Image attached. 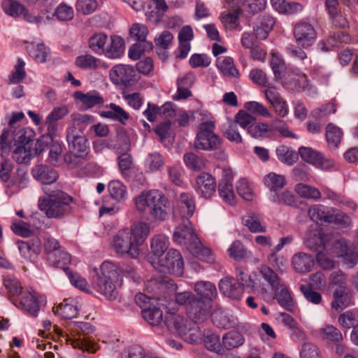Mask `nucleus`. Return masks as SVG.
Masks as SVG:
<instances>
[{
    "label": "nucleus",
    "instance_id": "nucleus-1",
    "mask_svg": "<svg viewBox=\"0 0 358 358\" xmlns=\"http://www.w3.org/2000/svg\"><path fill=\"white\" fill-rule=\"evenodd\" d=\"M33 131L21 128L18 131L4 129L0 136L1 155L11 152V157L17 164H27L34 156Z\"/></svg>",
    "mask_w": 358,
    "mask_h": 358
},
{
    "label": "nucleus",
    "instance_id": "nucleus-2",
    "mask_svg": "<svg viewBox=\"0 0 358 358\" xmlns=\"http://www.w3.org/2000/svg\"><path fill=\"white\" fill-rule=\"evenodd\" d=\"M136 210L147 220L164 221L169 214L168 198L159 189L143 190L134 198Z\"/></svg>",
    "mask_w": 358,
    "mask_h": 358
},
{
    "label": "nucleus",
    "instance_id": "nucleus-3",
    "mask_svg": "<svg viewBox=\"0 0 358 358\" xmlns=\"http://www.w3.org/2000/svg\"><path fill=\"white\" fill-rule=\"evenodd\" d=\"M72 125L66 131V139L70 151L76 157H83L87 153V140L83 136L87 125L93 122V117L89 115H71Z\"/></svg>",
    "mask_w": 358,
    "mask_h": 358
},
{
    "label": "nucleus",
    "instance_id": "nucleus-4",
    "mask_svg": "<svg viewBox=\"0 0 358 358\" xmlns=\"http://www.w3.org/2000/svg\"><path fill=\"white\" fill-rule=\"evenodd\" d=\"M66 341L73 348H78L90 353H94L99 348L97 343L87 335L94 332V327L89 322H71L69 324Z\"/></svg>",
    "mask_w": 358,
    "mask_h": 358
},
{
    "label": "nucleus",
    "instance_id": "nucleus-5",
    "mask_svg": "<svg viewBox=\"0 0 358 358\" xmlns=\"http://www.w3.org/2000/svg\"><path fill=\"white\" fill-rule=\"evenodd\" d=\"M73 198L64 192L48 194V198L40 197L38 208L50 218H60L72 211Z\"/></svg>",
    "mask_w": 358,
    "mask_h": 358
},
{
    "label": "nucleus",
    "instance_id": "nucleus-6",
    "mask_svg": "<svg viewBox=\"0 0 358 358\" xmlns=\"http://www.w3.org/2000/svg\"><path fill=\"white\" fill-rule=\"evenodd\" d=\"M164 322L171 332L178 334L188 343H196L201 338V333L197 324L182 315L168 312L165 315Z\"/></svg>",
    "mask_w": 358,
    "mask_h": 358
},
{
    "label": "nucleus",
    "instance_id": "nucleus-7",
    "mask_svg": "<svg viewBox=\"0 0 358 358\" xmlns=\"http://www.w3.org/2000/svg\"><path fill=\"white\" fill-rule=\"evenodd\" d=\"M215 129L214 121L201 122L194 143L195 148L206 151L218 150L221 147L222 139L215 134Z\"/></svg>",
    "mask_w": 358,
    "mask_h": 358
},
{
    "label": "nucleus",
    "instance_id": "nucleus-8",
    "mask_svg": "<svg viewBox=\"0 0 358 358\" xmlns=\"http://www.w3.org/2000/svg\"><path fill=\"white\" fill-rule=\"evenodd\" d=\"M129 229L119 231L114 236L111 246L115 252L120 257L136 259L140 254V249L131 238Z\"/></svg>",
    "mask_w": 358,
    "mask_h": 358
},
{
    "label": "nucleus",
    "instance_id": "nucleus-9",
    "mask_svg": "<svg viewBox=\"0 0 358 358\" xmlns=\"http://www.w3.org/2000/svg\"><path fill=\"white\" fill-rule=\"evenodd\" d=\"M153 267L160 272H169L176 275H181L184 271V262L180 252L176 249H170L165 256L157 261L152 260Z\"/></svg>",
    "mask_w": 358,
    "mask_h": 358
},
{
    "label": "nucleus",
    "instance_id": "nucleus-10",
    "mask_svg": "<svg viewBox=\"0 0 358 358\" xmlns=\"http://www.w3.org/2000/svg\"><path fill=\"white\" fill-rule=\"evenodd\" d=\"M178 225L174 229L173 241L174 243L184 245L187 250L191 247L199 243V238L189 220L176 221Z\"/></svg>",
    "mask_w": 358,
    "mask_h": 358
},
{
    "label": "nucleus",
    "instance_id": "nucleus-11",
    "mask_svg": "<svg viewBox=\"0 0 358 358\" xmlns=\"http://www.w3.org/2000/svg\"><path fill=\"white\" fill-rule=\"evenodd\" d=\"M329 237H326L322 234L320 231H317L313 237H308L307 238V245L308 247L318 251L317 255V261L319 265L326 270H329L335 266V262L333 259L329 258L327 254L322 250H319V248L329 250L328 248L330 246L329 242Z\"/></svg>",
    "mask_w": 358,
    "mask_h": 358
},
{
    "label": "nucleus",
    "instance_id": "nucleus-12",
    "mask_svg": "<svg viewBox=\"0 0 358 358\" xmlns=\"http://www.w3.org/2000/svg\"><path fill=\"white\" fill-rule=\"evenodd\" d=\"M293 36L298 46L308 49L315 43L317 34L310 23L299 22L293 28Z\"/></svg>",
    "mask_w": 358,
    "mask_h": 358
},
{
    "label": "nucleus",
    "instance_id": "nucleus-13",
    "mask_svg": "<svg viewBox=\"0 0 358 358\" xmlns=\"http://www.w3.org/2000/svg\"><path fill=\"white\" fill-rule=\"evenodd\" d=\"M196 210V203L193 195L190 193H181L173 209L176 221L189 220Z\"/></svg>",
    "mask_w": 358,
    "mask_h": 358
},
{
    "label": "nucleus",
    "instance_id": "nucleus-14",
    "mask_svg": "<svg viewBox=\"0 0 358 358\" xmlns=\"http://www.w3.org/2000/svg\"><path fill=\"white\" fill-rule=\"evenodd\" d=\"M41 299L42 296L34 290H24L19 299L15 300L13 303L18 308L33 317H36L40 310L38 303Z\"/></svg>",
    "mask_w": 358,
    "mask_h": 358
},
{
    "label": "nucleus",
    "instance_id": "nucleus-15",
    "mask_svg": "<svg viewBox=\"0 0 358 358\" xmlns=\"http://www.w3.org/2000/svg\"><path fill=\"white\" fill-rule=\"evenodd\" d=\"M110 78L115 85L130 86L136 81V74L133 66L117 64L110 71Z\"/></svg>",
    "mask_w": 358,
    "mask_h": 358
},
{
    "label": "nucleus",
    "instance_id": "nucleus-16",
    "mask_svg": "<svg viewBox=\"0 0 358 358\" xmlns=\"http://www.w3.org/2000/svg\"><path fill=\"white\" fill-rule=\"evenodd\" d=\"M299 155L303 160L323 170H328L334 165L332 159L324 157L322 153L310 148H300L299 149Z\"/></svg>",
    "mask_w": 358,
    "mask_h": 358
},
{
    "label": "nucleus",
    "instance_id": "nucleus-17",
    "mask_svg": "<svg viewBox=\"0 0 358 358\" xmlns=\"http://www.w3.org/2000/svg\"><path fill=\"white\" fill-rule=\"evenodd\" d=\"M210 308V303L196 296H192L187 305V313L196 324L197 322L203 321L207 317Z\"/></svg>",
    "mask_w": 358,
    "mask_h": 358
},
{
    "label": "nucleus",
    "instance_id": "nucleus-18",
    "mask_svg": "<svg viewBox=\"0 0 358 358\" xmlns=\"http://www.w3.org/2000/svg\"><path fill=\"white\" fill-rule=\"evenodd\" d=\"M194 188L201 196L209 199L215 192V179L208 173H201L196 178Z\"/></svg>",
    "mask_w": 358,
    "mask_h": 358
},
{
    "label": "nucleus",
    "instance_id": "nucleus-19",
    "mask_svg": "<svg viewBox=\"0 0 358 358\" xmlns=\"http://www.w3.org/2000/svg\"><path fill=\"white\" fill-rule=\"evenodd\" d=\"M219 288L225 296L231 299L239 300L243 293L244 286L236 279L226 277L220 280Z\"/></svg>",
    "mask_w": 358,
    "mask_h": 358
},
{
    "label": "nucleus",
    "instance_id": "nucleus-20",
    "mask_svg": "<svg viewBox=\"0 0 358 358\" xmlns=\"http://www.w3.org/2000/svg\"><path fill=\"white\" fill-rule=\"evenodd\" d=\"M281 80L284 87L289 90L299 91L308 87V77L302 73L288 71Z\"/></svg>",
    "mask_w": 358,
    "mask_h": 358
},
{
    "label": "nucleus",
    "instance_id": "nucleus-21",
    "mask_svg": "<svg viewBox=\"0 0 358 358\" xmlns=\"http://www.w3.org/2000/svg\"><path fill=\"white\" fill-rule=\"evenodd\" d=\"M195 80L194 74L192 72H187L180 76L177 79V91L173 96V99L179 101L187 99L192 96L190 90Z\"/></svg>",
    "mask_w": 358,
    "mask_h": 358
},
{
    "label": "nucleus",
    "instance_id": "nucleus-22",
    "mask_svg": "<svg viewBox=\"0 0 358 358\" xmlns=\"http://www.w3.org/2000/svg\"><path fill=\"white\" fill-rule=\"evenodd\" d=\"M350 41L351 36L348 32L339 31L330 34L326 41H320L318 47L322 51L328 52L331 50V48L338 47Z\"/></svg>",
    "mask_w": 358,
    "mask_h": 358
},
{
    "label": "nucleus",
    "instance_id": "nucleus-23",
    "mask_svg": "<svg viewBox=\"0 0 358 358\" xmlns=\"http://www.w3.org/2000/svg\"><path fill=\"white\" fill-rule=\"evenodd\" d=\"M275 24L274 18L269 15H262L254 25L253 31L256 38L259 40H265Z\"/></svg>",
    "mask_w": 358,
    "mask_h": 358
},
{
    "label": "nucleus",
    "instance_id": "nucleus-24",
    "mask_svg": "<svg viewBox=\"0 0 358 358\" xmlns=\"http://www.w3.org/2000/svg\"><path fill=\"white\" fill-rule=\"evenodd\" d=\"M213 323L221 329L234 328L238 324L236 317L222 309H216L211 315Z\"/></svg>",
    "mask_w": 358,
    "mask_h": 358
},
{
    "label": "nucleus",
    "instance_id": "nucleus-25",
    "mask_svg": "<svg viewBox=\"0 0 358 358\" xmlns=\"http://www.w3.org/2000/svg\"><path fill=\"white\" fill-rule=\"evenodd\" d=\"M273 289L275 290V299L278 303L287 311L295 313L297 310V307L287 287L284 283H281L279 287Z\"/></svg>",
    "mask_w": 358,
    "mask_h": 358
},
{
    "label": "nucleus",
    "instance_id": "nucleus-26",
    "mask_svg": "<svg viewBox=\"0 0 358 358\" xmlns=\"http://www.w3.org/2000/svg\"><path fill=\"white\" fill-rule=\"evenodd\" d=\"M117 281L110 280L106 278H97L94 280L92 285L94 289L106 298L111 300L117 296V290L115 283Z\"/></svg>",
    "mask_w": 358,
    "mask_h": 358
},
{
    "label": "nucleus",
    "instance_id": "nucleus-27",
    "mask_svg": "<svg viewBox=\"0 0 358 358\" xmlns=\"http://www.w3.org/2000/svg\"><path fill=\"white\" fill-rule=\"evenodd\" d=\"M75 65L85 70L95 71L101 69H107L108 68V66L105 62L90 54L77 57L75 60Z\"/></svg>",
    "mask_w": 358,
    "mask_h": 358
},
{
    "label": "nucleus",
    "instance_id": "nucleus-28",
    "mask_svg": "<svg viewBox=\"0 0 358 358\" xmlns=\"http://www.w3.org/2000/svg\"><path fill=\"white\" fill-rule=\"evenodd\" d=\"M331 308L338 310H343L351 304V294L346 286H339L333 294Z\"/></svg>",
    "mask_w": 358,
    "mask_h": 358
},
{
    "label": "nucleus",
    "instance_id": "nucleus-29",
    "mask_svg": "<svg viewBox=\"0 0 358 358\" xmlns=\"http://www.w3.org/2000/svg\"><path fill=\"white\" fill-rule=\"evenodd\" d=\"M107 110L101 113V117L108 118L115 121H117L122 124H126L127 122L130 119L129 113L121 106L110 103L106 106Z\"/></svg>",
    "mask_w": 358,
    "mask_h": 358
},
{
    "label": "nucleus",
    "instance_id": "nucleus-30",
    "mask_svg": "<svg viewBox=\"0 0 358 358\" xmlns=\"http://www.w3.org/2000/svg\"><path fill=\"white\" fill-rule=\"evenodd\" d=\"M33 177L43 184H51L56 181L58 174L56 171L46 165H37L31 171Z\"/></svg>",
    "mask_w": 358,
    "mask_h": 358
},
{
    "label": "nucleus",
    "instance_id": "nucleus-31",
    "mask_svg": "<svg viewBox=\"0 0 358 358\" xmlns=\"http://www.w3.org/2000/svg\"><path fill=\"white\" fill-rule=\"evenodd\" d=\"M216 66L223 76L228 78H239L240 73L231 57L221 56L216 60Z\"/></svg>",
    "mask_w": 358,
    "mask_h": 358
},
{
    "label": "nucleus",
    "instance_id": "nucleus-32",
    "mask_svg": "<svg viewBox=\"0 0 358 358\" xmlns=\"http://www.w3.org/2000/svg\"><path fill=\"white\" fill-rule=\"evenodd\" d=\"M134 241L138 247L142 245L148 238L150 232V224L145 222H134L129 229Z\"/></svg>",
    "mask_w": 358,
    "mask_h": 358
},
{
    "label": "nucleus",
    "instance_id": "nucleus-33",
    "mask_svg": "<svg viewBox=\"0 0 358 358\" xmlns=\"http://www.w3.org/2000/svg\"><path fill=\"white\" fill-rule=\"evenodd\" d=\"M194 291L199 296V299L209 303H211L217 296L215 286L210 282H197L194 285Z\"/></svg>",
    "mask_w": 358,
    "mask_h": 358
},
{
    "label": "nucleus",
    "instance_id": "nucleus-34",
    "mask_svg": "<svg viewBox=\"0 0 358 358\" xmlns=\"http://www.w3.org/2000/svg\"><path fill=\"white\" fill-rule=\"evenodd\" d=\"M169 245V238L163 234L155 235L150 241L151 254L154 256L152 260H157L163 256Z\"/></svg>",
    "mask_w": 358,
    "mask_h": 358
},
{
    "label": "nucleus",
    "instance_id": "nucleus-35",
    "mask_svg": "<svg viewBox=\"0 0 358 358\" xmlns=\"http://www.w3.org/2000/svg\"><path fill=\"white\" fill-rule=\"evenodd\" d=\"M218 193L224 202L231 206L236 204V196L231 178H224L220 180L218 185Z\"/></svg>",
    "mask_w": 358,
    "mask_h": 358
},
{
    "label": "nucleus",
    "instance_id": "nucleus-36",
    "mask_svg": "<svg viewBox=\"0 0 358 358\" xmlns=\"http://www.w3.org/2000/svg\"><path fill=\"white\" fill-rule=\"evenodd\" d=\"M292 265L297 272H309L314 266V259L308 254L299 252L293 256Z\"/></svg>",
    "mask_w": 358,
    "mask_h": 358
},
{
    "label": "nucleus",
    "instance_id": "nucleus-37",
    "mask_svg": "<svg viewBox=\"0 0 358 358\" xmlns=\"http://www.w3.org/2000/svg\"><path fill=\"white\" fill-rule=\"evenodd\" d=\"M242 13L241 8H236L232 11H224L221 13L220 19L226 29L235 30L239 24V17Z\"/></svg>",
    "mask_w": 358,
    "mask_h": 358
},
{
    "label": "nucleus",
    "instance_id": "nucleus-38",
    "mask_svg": "<svg viewBox=\"0 0 358 358\" xmlns=\"http://www.w3.org/2000/svg\"><path fill=\"white\" fill-rule=\"evenodd\" d=\"M124 51V43L122 38L117 36L110 37V43L105 49L103 54L108 58L117 59L120 57Z\"/></svg>",
    "mask_w": 358,
    "mask_h": 358
},
{
    "label": "nucleus",
    "instance_id": "nucleus-39",
    "mask_svg": "<svg viewBox=\"0 0 358 358\" xmlns=\"http://www.w3.org/2000/svg\"><path fill=\"white\" fill-rule=\"evenodd\" d=\"M243 223L252 233H265L267 229L266 224L261 217L254 213L245 216L243 218Z\"/></svg>",
    "mask_w": 358,
    "mask_h": 358
},
{
    "label": "nucleus",
    "instance_id": "nucleus-40",
    "mask_svg": "<svg viewBox=\"0 0 358 358\" xmlns=\"http://www.w3.org/2000/svg\"><path fill=\"white\" fill-rule=\"evenodd\" d=\"M264 185L270 189L271 193L278 192L287 184L286 178L283 175L271 172L264 178Z\"/></svg>",
    "mask_w": 358,
    "mask_h": 358
},
{
    "label": "nucleus",
    "instance_id": "nucleus-41",
    "mask_svg": "<svg viewBox=\"0 0 358 358\" xmlns=\"http://www.w3.org/2000/svg\"><path fill=\"white\" fill-rule=\"evenodd\" d=\"M74 96L88 108L102 104L104 102L103 98L96 91L86 94L77 92L75 93Z\"/></svg>",
    "mask_w": 358,
    "mask_h": 358
},
{
    "label": "nucleus",
    "instance_id": "nucleus-42",
    "mask_svg": "<svg viewBox=\"0 0 358 358\" xmlns=\"http://www.w3.org/2000/svg\"><path fill=\"white\" fill-rule=\"evenodd\" d=\"M97 278H106L110 280L117 281L119 271L117 266L109 261L103 262L100 266V272L95 268Z\"/></svg>",
    "mask_w": 358,
    "mask_h": 358
},
{
    "label": "nucleus",
    "instance_id": "nucleus-43",
    "mask_svg": "<svg viewBox=\"0 0 358 358\" xmlns=\"http://www.w3.org/2000/svg\"><path fill=\"white\" fill-rule=\"evenodd\" d=\"M295 192L301 198L313 199L315 201L321 199V192L319 189L305 183H298L294 186Z\"/></svg>",
    "mask_w": 358,
    "mask_h": 358
},
{
    "label": "nucleus",
    "instance_id": "nucleus-44",
    "mask_svg": "<svg viewBox=\"0 0 358 358\" xmlns=\"http://www.w3.org/2000/svg\"><path fill=\"white\" fill-rule=\"evenodd\" d=\"M188 251L201 261L211 264L215 260L212 250L209 248L203 246L200 240L198 245L191 247Z\"/></svg>",
    "mask_w": 358,
    "mask_h": 358
},
{
    "label": "nucleus",
    "instance_id": "nucleus-45",
    "mask_svg": "<svg viewBox=\"0 0 358 358\" xmlns=\"http://www.w3.org/2000/svg\"><path fill=\"white\" fill-rule=\"evenodd\" d=\"M40 241L38 238L30 241H17V245L21 255L24 258H31L33 255L39 253L41 250Z\"/></svg>",
    "mask_w": 358,
    "mask_h": 358
},
{
    "label": "nucleus",
    "instance_id": "nucleus-46",
    "mask_svg": "<svg viewBox=\"0 0 358 358\" xmlns=\"http://www.w3.org/2000/svg\"><path fill=\"white\" fill-rule=\"evenodd\" d=\"M325 136L329 145L336 148L343 138V133L340 127L333 123H329L326 127Z\"/></svg>",
    "mask_w": 358,
    "mask_h": 358
},
{
    "label": "nucleus",
    "instance_id": "nucleus-47",
    "mask_svg": "<svg viewBox=\"0 0 358 358\" xmlns=\"http://www.w3.org/2000/svg\"><path fill=\"white\" fill-rule=\"evenodd\" d=\"M269 198L272 202L278 204H284L292 207H296L297 206L296 196L289 190L271 193Z\"/></svg>",
    "mask_w": 358,
    "mask_h": 358
},
{
    "label": "nucleus",
    "instance_id": "nucleus-48",
    "mask_svg": "<svg viewBox=\"0 0 358 358\" xmlns=\"http://www.w3.org/2000/svg\"><path fill=\"white\" fill-rule=\"evenodd\" d=\"M203 343L206 349L210 351L218 354L222 351L220 336L210 330L206 331L203 333Z\"/></svg>",
    "mask_w": 358,
    "mask_h": 358
},
{
    "label": "nucleus",
    "instance_id": "nucleus-49",
    "mask_svg": "<svg viewBox=\"0 0 358 358\" xmlns=\"http://www.w3.org/2000/svg\"><path fill=\"white\" fill-rule=\"evenodd\" d=\"M141 314L145 320L152 326L159 325L163 320L162 310L156 306H150L143 309Z\"/></svg>",
    "mask_w": 358,
    "mask_h": 358
},
{
    "label": "nucleus",
    "instance_id": "nucleus-50",
    "mask_svg": "<svg viewBox=\"0 0 358 358\" xmlns=\"http://www.w3.org/2000/svg\"><path fill=\"white\" fill-rule=\"evenodd\" d=\"M29 56L38 63H43L46 61L48 54V48L44 44L30 43L27 46Z\"/></svg>",
    "mask_w": 358,
    "mask_h": 358
},
{
    "label": "nucleus",
    "instance_id": "nucleus-51",
    "mask_svg": "<svg viewBox=\"0 0 358 358\" xmlns=\"http://www.w3.org/2000/svg\"><path fill=\"white\" fill-rule=\"evenodd\" d=\"M53 311L64 319L71 320L78 315V310L76 306L64 301L57 307H54Z\"/></svg>",
    "mask_w": 358,
    "mask_h": 358
},
{
    "label": "nucleus",
    "instance_id": "nucleus-52",
    "mask_svg": "<svg viewBox=\"0 0 358 358\" xmlns=\"http://www.w3.org/2000/svg\"><path fill=\"white\" fill-rule=\"evenodd\" d=\"M245 341L243 335L238 331H229L222 338V344L227 350L238 348L243 344Z\"/></svg>",
    "mask_w": 358,
    "mask_h": 358
},
{
    "label": "nucleus",
    "instance_id": "nucleus-53",
    "mask_svg": "<svg viewBox=\"0 0 358 358\" xmlns=\"http://www.w3.org/2000/svg\"><path fill=\"white\" fill-rule=\"evenodd\" d=\"M1 8L6 14L14 17H19L25 12L24 6L15 0H3Z\"/></svg>",
    "mask_w": 358,
    "mask_h": 358
},
{
    "label": "nucleus",
    "instance_id": "nucleus-54",
    "mask_svg": "<svg viewBox=\"0 0 358 358\" xmlns=\"http://www.w3.org/2000/svg\"><path fill=\"white\" fill-rule=\"evenodd\" d=\"M278 159L287 165H292L298 160L299 154L285 145H280L276 149Z\"/></svg>",
    "mask_w": 358,
    "mask_h": 358
},
{
    "label": "nucleus",
    "instance_id": "nucleus-55",
    "mask_svg": "<svg viewBox=\"0 0 358 358\" xmlns=\"http://www.w3.org/2000/svg\"><path fill=\"white\" fill-rule=\"evenodd\" d=\"M339 324L345 329L354 327L358 324V310H349L341 314L338 319Z\"/></svg>",
    "mask_w": 358,
    "mask_h": 358
},
{
    "label": "nucleus",
    "instance_id": "nucleus-56",
    "mask_svg": "<svg viewBox=\"0 0 358 358\" xmlns=\"http://www.w3.org/2000/svg\"><path fill=\"white\" fill-rule=\"evenodd\" d=\"M320 333L323 340L331 343H340L343 340L341 331L333 325H327L320 329Z\"/></svg>",
    "mask_w": 358,
    "mask_h": 358
},
{
    "label": "nucleus",
    "instance_id": "nucleus-57",
    "mask_svg": "<svg viewBox=\"0 0 358 358\" xmlns=\"http://www.w3.org/2000/svg\"><path fill=\"white\" fill-rule=\"evenodd\" d=\"M108 40V37L105 34L98 33L94 34L89 40V47L95 53L103 54L104 46Z\"/></svg>",
    "mask_w": 358,
    "mask_h": 358
},
{
    "label": "nucleus",
    "instance_id": "nucleus-58",
    "mask_svg": "<svg viewBox=\"0 0 358 358\" xmlns=\"http://www.w3.org/2000/svg\"><path fill=\"white\" fill-rule=\"evenodd\" d=\"M43 247L47 261L55 263L54 255L62 250L58 241L54 238H47L44 240Z\"/></svg>",
    "mask_w": 358,
    "mask_h": 358
},
{
    "label": "nucleus",
    "instance_id": "nucleus-59",
    "mask_svg": "<svg viewBox=\"0 0 358 358\" xmlns=\"http://www.w3.org/2000/svg\"><path fill=\"white\" fill-rule=\"evenodd\" d=\"M24 62L18 58L16 64L14 66V69L12 71L8 76V84H18L26 76Z\"/></svg>",
    "mask_w": 358,
    "mask_h": 358
},
{
    "label": "nucleus",
    "instance_id": "nucleus-60",
    "mask_svg": "<svg viewBox=\"0 0 358 358\" xmlns=\"http://www.w3.org/2000/svg\"><path fill=\"white\" fill-rule=\"evenodd\" d=\"M248 133L254 138L269 137L271 129L268 124L263 122H253L248 128Z\"/></svg>",
    "mask_w": 358,
    "mask_h": 358
},
{
    "label": "nucleus",
    "instance_id": "nucleus-61",
    "mask_svg": "<svg viewBox=\"0 0 358 358\" xmlns=\"http://www.w3.org/2000/svg\"><path fill=\"white\" fill-rule=\"evenodd\" d=\"M185 165L194 170L201 171L205 169L206 163L204 159L193 152L186 153L183 157Z\"/></svg>",
    "mask_w": 358,
    "mask_h": 358
},
{
    "label": "nucleus",
    "instance_id": "nucleus-62",
    "mask_svg": "<svg viewBox=\"0 0 358 358\" xmlns=\"http://www.w3.org/2000/svg\"><path fill=\"white\" fill-rule=\"evenodd\" d=\"M269 127H271V131L273 130L277 131L283 137L296 138V136L289 129L287 123L279 118H275L272 120Z\"/></svg>",
    "mask_w": 358,
    "mask_h": 358
},
{
    "label": "nucleus",
    "instance_id": "nucleus-63",
    "mask_svg": "<svg viewBox=\"0 0 358 358\" xmlns=\"http://www.w3.org/2000/svg\"><path fill=\"white\" fill-rule=\"evenodd\" d=\"M108 189L110 196L117 201H120L126 196V187L119 180L110 181Z\"/></svg>",
    "mask_w": 358,
    "mask_h": 358
},
{
    "label": "nucleus",
    "instance_id": "nucleus-64",
    "mask_svg": "<svg viewBox=\"0 0 358 358\" xmlns=\"http://www.w3.org/2000/svg\"><path fill=\"white\" fill-rule=\"evenodd\" d=\"M259 273L273 289L277 288L282 283L278 275L266 266H262L259 268Z\"/></svg>",
    "mask_w": 358,
    "mask_h": 358
}]
</instances>
